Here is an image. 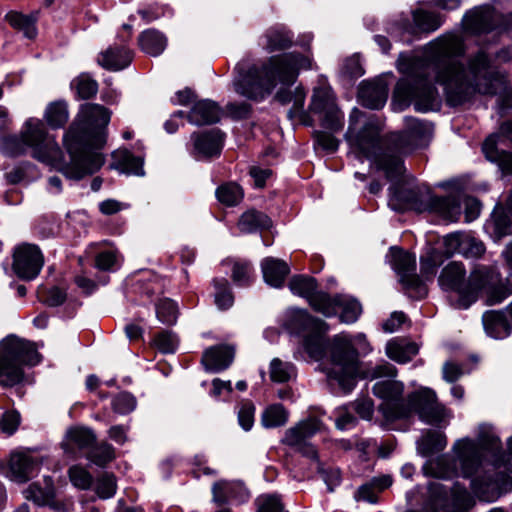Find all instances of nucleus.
<instances>
[{"label": "nucleus", "mask_w": 512, "mask_h": 512, "mask_svg": "<svg viewBox=\"0 0 512 512\" xmlns=\"http://www.w3.org/2000/svg\"><path fill=\"white\" fill-rule=\"evenodd\" d=\"M294 368L291 364L274 358L270 363V378L274 382H287L293 375Z\"/></svg>", "instance_id": "53"}, {"label": "nucleus", "mask_w": 512, "mask_h": 512, "mask_svg": "<svg viewBox=\"0 0 512 512\" xmlns=\"http://www.w3.org/2000/svg\"><path fill=\"white\" fill-rule=\"evenodd\" d=\"M225 112L233 120H244L251 116L252 106L247 102H230L225 106Z\"/></svg>", "instance_id": "61"}, {"label": "nucleus", "mask_w": 512, "mask_h": 512, "mask_svg": "<svg viewBox=\"0 0 512 512\" xmlns=\"http://www.w3.org/2000/svg\"><path fill=\"white\" fill-rule=\"evenodd\" d=\"M111 112L96 103L81 105L77 117L64 135L63 143L70 156L69 163L61 167V173L69 179L80 180L95 173L104 164V157L93 148L105 144L104 129Z\"/></svg>", "instance_id": "4"}, {"label": "nucleus", "mask_w": 512, "mask_h": 512, "mask_svg": "<svg viewBox=\"0 0 512 512\" xmlns=\"http://www.w3.org/2000/svg\"><path fill=\"white\" fill-rule=\"evenodd\" d=\"M482 322L486 333L495 339L504 338L511 332V324L505 310L485 312Z\"/></svg>", "instance_id": "28"}, {"label": "nucleus", "mask_w": 512, "mask_h": 512, "mask_svg": "<svg viewBox=\"0 0 512 512\" xmlns=\"http://www.w3.org/2000/svg\"><path fill=\"white\" fill-rule=\"evenodd\" d=\"M396 183L389 188V205L396 211L414 210L416 212H432L447 221H457L461 214V206L454 196H434L430 188L424 184H400Z\"/></svg>", "instance_id": "6"}, {"label": "nucleus", "mask_w": 512, "mask_h": 512, "mask_svg": "<svg viewBox=\"0 0 512 512\" xmlns=\"http://www.w3.org/2000/svg\"><path fill=\"white\" fill-rule=\"evenodd\" d=\"M234 351L225 345L208 348L203 356L202 362L206 369L219 372L226 369L233 361Z\"/></svg>", "instance_id": "29"}, {"label": "nucleus", "mask_w": 512, "mask_h": 512, "mask_svg": "<svg viewBox=\"0 0 512 512\" xmlns=\"http://www.w3.org/2000/svg\"><path fill=\"white\" fill-rule=\"evenodd\" d=\"M464 52L456 37L439 38L431 42L422 59L411 67L406 78L400 79L394 99L402 106L414 105L418 112L439 110L441 98L433 81L444 87L446 101L459 106L476 93L495 95L506 84L505 74L491 70L489 54L480 49L468 59V67L455 59Z\"/></svg>", "instance_id": "1"}, {"label": "nucleus", "mask_w": 512, "mask_h": 512, "mask_svg": "<svg viewBox=\"0 0 512 512\" xmlns=\"http://www.w3.org/2000/svg\"><path fill=\"white\" fill-rule=\"evenodd\" d=\"M20 423V415L16 411H6L0 419V430L3 433L12 435L18 428Z\"/></svg>", "instance_id": "63"}, {"label": "nucleus", "mask_w": 512, "mask_h": 512, "mask_svg": "<svg viewBox=\"0 0 512 512\" xmlns=\"http://www.w3.org/2000/svg\"><path fill=\"white\" fill-rule=\"evenodd\" d=\"M291 325L299 331H307L304 339V347L307 353L314 359H322L326 354L327 345L323 339L328 331L325 321L310 315L306 310L297 309L292 313Z\"/></svg>", "instance_id": "12"}, {"label": "nucleus", "mask_w": 512, "mask_h": 512, "mask_svg": "<svg viewBox=\"0 0 512 512\" xmlns=\"http://www.w3.org/2000/svg\"><path fill=\"white\" fill-rule=\"evenodd\" d=\"M337 106L335 95L330 87H317L313 91L310 110L313 113L321 114L329 108Z\"/></svg>", "instance_id": "39"}, {"label": "nucleus", "mask_w": 512, "mask_h": 512, "mask_svg": "<svg viewBox=\"0 0 512 512\" xmlns=\"http://www.w3.org/2000/svg\"><path fill=\"white\" fill-rule=\"evenodd\" d=\"M261 270L264 281L268 285L280 288L290 272V267L281 259L266 257L261 261Z\"/></svg>", "instance_id": "27"}, {"label": "nucleus", "mask_w": 512, "mask_h": 512, "mask_svg": "<svg viewBox=\"0 0 512 512\" xmlns=\"http://www.w3.org/2000/svg\"><path fill=\"white\" fill-rule=\"evenodd\" d=\"M215 194L219 202L229 207L239 204L244 196L241 186L235 182L222 184Z\"/></svg>", "instance_id": "42"}, {"label": "nucleus", "mask_w": 512, "mask_h": 512, "mask_svg": "<svg viewBox=\"0 0 512 512\" xmlns=\"http://www.w3.org/2000/svg\"><path fill=\"white\" fill-rule=\"evenodd\" d=\"M484 252L485 246L481 241L465 234L460 255L465 258H479L484 254Z\"/></svg>", "instance_id": "59"}, {"label": "nucleus", "mask_w": 512, "mask_h": 512, "mask_svg": "<svg viewBox=\"0 0 512 512\" xmlns=\"http://www.w3.org/2000/svg\"><path fill=\"white\" fill-rule=\"evenodd\" d=\"M271 224V219L265 213L255 209L244 212L238 221V227L243 233H254L258 230L268 229Z\"/></svg>", "instance_id": "33"}, {"label": "nucleus", "mask_w": 512, "mask_h": 512, "mask_svg": "<svg viewBox=\"0 0 512 512\" xmlns=\"http://www.w3.org/2000/svg\"><path fill=\"white\" fill-rule=\"evenodd\" d=\"M493 229L497 237L512 235V221L502 210L493 213Z\"/></svg>", "instance_id": "60"}, {"label": "nucleus", "mask_w": 512, "mask_h": 512, "mask_svg": "<svg viewBox=\"0 0 512 512\" xmlns=\"http://www.w3.org/2000/svg\"><path fill=\"white\" fill-rule=\"evenodd\" d=\"M293 43V33L282 25L269 27L259 40V45L267 53L287 50Z\"/></svg>", "instance_id": "21"}, {"label": "nucleus", "mask_w": 512, "mask_h": 512, "mask_svg": "<svg viewBox=\"0 0 512 512\" xmlns=\"http://www.w3.org/2000/svg\"><path fill=\"white\" fill-rule=\"evenodd\" d=\"M28 148L21 134L11 135L2 139L0 152L9 157H17L25 154Z\"/></svg>", "instance_id": "49"}, {"label": "nucleus", "mask_w": 512, "mask_h": 512, "mask_svg": "<svg viewBox=\"0 0 512 512\" xmlns=\"http://www.w3.org/2000/svg\"><path fill=\"white\" fill-rule=\"evenodd\" d=\"M397 369L390 363H383L370 368L366 377L370 379L385 378L377 381L372 388L373 394L382 399L380 410L390 420L406 418L409 416V407L406 405L404 384L395 379Z\"/></svg>", "instance_id": "8"}, {"label": "nucleus", "mask_w": 512, "mask_h": 512, "mask_svg": "<svg viewBox=\"0 0 512 512\" xmlns=\"http://www.w3.org/2000/svg\"><path fill=\"white\" fill-rule=\"evenodd\" d=\"M223 136L224 134L219 129L192 133V154L197 159L218 156L222 149Z\"/></svg>", "instance_id": "19"}, {"label": "nucleus", "mask_w": 512, "mask_h": 512, "mask_svg": "<svg viewBox=\"0 0 512 512\" xmlns=\"http://www.w3.org/2000/svg\"><path fill=\"white\" fill-rule=\"evenodd\" d=\"M475 504L473 497L465 487L455 485L450 501L443 507L444 512H467Z\"/></svg>", "instance_id": "37"}, {"label": "nucleus", "mask_w": 512, "mask_h": 512, "mask_svg": "<svg viewBox=\"0 0 512 512\" xmlns=\"http://www.w3.org/2000/svg\"><path fill=\"white\" fill-rule=\"evenodd\" d=\"M482 450L493 456V466L503 467L506 472L495 473V477L479 476L471 481L473 493L482 501L496 500L502 490L512 485V437L508 441V453L502 451L501 441L488 425L479 426L478 444L470 439L458 441L455 445L457 460L464 477H471L482 463Z\"/></svg>", "instance_id": "5"}, {"label": "nucleus", "mask_w": 512, "mask_h": 512, "mask_svg": "<svg viewBox=\"0 0 512 512\" xmlns=\"http://www.w3.org/2000/svg\"><path fill=\"white\" fill-rule=\"evenodd\" d=\"M418 346L415 343L408 342L405 343L399 340L389 341L386 345V354L387 356L398 362V363H407L409 362L415 355L418 354Z\"/></svg>", "instance_id": "36"}, {"label": "nucleus", "mask_w": 512, "mask_h": 512, "mask_svg": "<svg viewBox=\"0 0 512 512\" xmlns=\"http://www.w3.org/2000/svg\"><path fill=\"white\" fill-rule=\"evenodd\" d=\"M359 98L363 106L380 109L387 101L388 86L380 79L363 82L359 88Z\"/></svg>", "instance_id": "23"}, {"label": "nucleus", "mask_w": 512, "mask_h": 512, "mask_svg": "<svg viewBox=\"0 0 512 512\" xmlns=\"http://www.w3.org/2000/svg\"><path fill=\"white\" fill-rule=\"evenodd\" d=\"M24 497L37 506H49L55 512H65V505L55 499V489L51 477L44 478V486L31 483L24 491Z\"/></svg>", "instance_id": "20"}, {"label": "nucleus", "mask_w": 512, "mask_h": 512, "mask_svg": "<svg viewBox=\"0 0 512 512\" xmlns=\"http://www.w3.org/2000/svg\"><path fill=\"white\" fill-rule=\"evenodd\" d=\"M115 458V451L111 444L101 442L98 445H92L87 454V459L97 466L103 467Z\"/></svg>", "instance_id": "44"}, {"label": "nucleus", "mask_w": 512, "mask_h": 512, "mask_svg": "<svg viewBox=\"0 0 512 512\" xmlns=\"http://www.w3.org/2000/svg\"><path fill=\"white\" fill-rule=\"evenodd\" d=\"M110 167L125 174H144L143 160L126 149H119L112 153Z\"/></svg>", "instance_id": "30"}, {"label": "nucleus", "mask_w": 512, "mask_h": 512, "mask_svg": "<svg viewBox=\"0 0 512 512\" xmlns=\"http://www.w3.org/2000/svg\"><path fill=\"white\" fill-rule=\"evenodd\" d=\"M215 304L221 310H226L232 307L234 303V296L231 292L229 283L226 279H215Z\"/></svg>", "instance_id": "47"}, {"label": "nucleus", "mask_w": 512, "mask_h": 512, "mask_svg": "<svg viewBox=\"0 0 512 512\" xmlns=\"http://www.w3.org/2000/svg\"><path fill=\"white\" fill-rule=\"evenodd\" d=\"M21 135L27 146L32 149V156L47 164L61 167L62 152L55 139L48 135L44 123L37 118H29L21 129Z\"/></svg>", "instance_id": "10"}, {"label": "nucleus", "mask_w": 512, "mask_h": 512, "mask_svg": "<svg viewBox=\"0 0 512 512\" xmlns=\"http://www.w3.org/2000/svg\"><path fill=\"white\" fill-rule=\"evenodd\" d=\"M392 266L410 297L421 299L427 295L425 284L416 274L414 255L401 249H392Z\"/></svg>", "instance_id": "14"}, {"label": "nucleus", "mask_w": 512, "mask_h": 512, "mask_svg": "<svg viewBox=\"0 0 512 512\" xmlns=\"http://www.w3.org/2000/svg\"><path fill=\"white\" fill-rule=\"evenodd\" d=\"M232 279L238 286H249L253 281V268L249 262H235L232 268Z\"/></svg>", "instance_id": "55"}, {"label": "nucleus", "mask_w": 512, "mask_h": 512, "mask_svg": "<svg viewBox=\"0 0 512 512\" xmlns=\"http://www.w3.org/2000/svg\"><path fill=\"white\" fill-rule=\"evenodd\" d=\"M5 20L12 28L22 32L26 38L34 39L37 36L36 15L10 11L5 15Z\"/></svg>", "instance_id": "35"}, {"label": "nucleus", "mask_w": 512, "mask_h": 512, "mask_svg": "<svg viewBox=\"0 0 512 512\" xmlns=\"http://www.w3.org/2000/svg\"><path fill=\"white\" fill-rule=\"evenodd\" d=\"M41 361L35 345L25 339L9 336L0 342V386L11 388L24 380L25 365Z\"/></svg>", "instance_id": "7"}, {"label": "nucleus", "mask_w": 512, "mask_h": 512, "mask_svg": "<svg viewBox=\"0 0 512 512\" xmlns=\"http://www.w3.org/2000/svg\"><path fill=\"white\" fill-rule=\"evenodd\" d=\"M331 359L333 368L329 377L337 380L344 389L350 390L355 384L358 372V353L345 335H337L333 338Z\"/></svg>", "instance_id": "11"}, {"label": "nucleus", "mask_w": 512, "mask_h": 512, "mask_svg": "<svg viewBox=\"0 0 512 512\" xmlns=\"http://www.w3.org/2000/svg\"><path fill=\"white\" fill-rule=\"evenodd\" d=\"M68 474L71 483L81 490L89 489L93 483L92 475L85 468L79 465L70 467Z\"/></svg>", "instance_id": "56"}, {"label": "nucleus", "mask_w": 512, "mask_h": 512, "mask_svg": "<svg viewBox=\"0 0 512 512\" xmlns=\"http://www.w3.org/2000/svg\"><path fill=\"white\" fill-rule=\"evenodd\" d=\"M133 59V52L124 45L110 46L100 53L98 63L105 69L119 71L126 68Z\"/></svg>", "instance_id": "25"}, {"label": "nucleus", "mask_w": 512, "mask_h": 512, "mask_svg": "<svg viewBox=\"0 0 512 512\" xmlns=\"http://www.w3.org/2000/svg\"><path fill=\"white\" fill-rule=\"evenodd\" d=\"M406 405L409 416L416 413L420 420L430 425H438L451 416L450 411L438 402L437 395L430 388H422L408 395Z\"/></svg>", "instance_id": "13"}, {"label": "nucleus", "mask_w": 512, "mask_h": 512, "mask_svg": "<svg viewBox=\"0 0 512 512\" xmlns=\"http://www.w3.org/2000/svg\"><path fill=\"white\" fill-rule=\"evenodd\" d=\"M44 257L39 247L24 243L17 246L13 252L12 269L22 280L30 281L40 273Z\"/></svg>", "instance_id": "16"}, {"label": "nucleus", "mask_w": 512, "mask_h": 512, "mask_svg": "<svg viewBox=\"0 0 512 512\" xmlns=\"http://www.w3.org/2000/svg\"><path fill=\"white\" fill-rule=\"evenodd\" d=\"M464 236L465 233L455 232L444 237L445 254L447 257H451L454 254H460Z\"/></svg>", "instance_id": "64"}, {"label": "nucleus", "mask_w": 512, "mask_h": 512, "mask_svg": "<svg viewBox=\"0 0 512 512\" xmlns=\"http://www.w3.org/2000/svg\"><path fill=\"white\" fill-rule=\"evenodd\" d=\"M288 420V413L280 404L268 407L262 414V424L266 428L283 426Z\"/></svg>", "instance_id": "46"}, {"label": "nucleus", "mask_w": 512, "mask_h": 512, "mask_svg": "<svg viewBox=\"0 0 512 512\" xmlns=\"http://www.w3.org/2000/svg\"><path fill=\"white\" fill-rule=\"evenodd\" d=\"M431 129L429 123L407 117L402 132L381 138L379 124L372 118L366 119L364 112L354 108L345 138L359 156L373 159L388 180H396L406 170L402 156L412 152Z\"/></svg>", "instance_id": "2"}, {"label": "nucleus", "mask_w": 512, "mask_h": 512, "mask_svg": "<svg viewBox=\"0 0 512 512\" xmlns=\"http://www.w3.org/2000/svg\"><path fill=\"white\" fill-rule=\"evenodd\" d=\"M498 20H501V14L493 8L483 7L472 10L463 18V26L465 31L473 35H481L498 31Z\"/></svg>", "instance_id": "17"}, {"label": "nucleus", "mask_w": 512, "mask_h": 512, "mask_svg": "<svg viewBox=\"0 0 512 512\" xmlns=\"http://www.w3.org/2000/svg\"><path fill=\"white\" fill-rule=\"evenodd\" d=\"M117 484L113 474L104 473L95 484V492L101 499H109L116 493Z\"/></svg>", "instance_id": "52"}, {"label": "nucleus", "mask_w": 512, "mask_h": 512, "mask_svg": "<svg viewBox=\"0 0 512 512\" xmlns=\"http://www.w3.org/2000/svg\"><path fill=\"white\" fill-rule=\"evenodd\" d=\"M447 445L446 436L434 430H426L417 441V450L424 457L442 451Z\"/></svg>", "instance_id": "34"}, {"label": "nucleus", "mask_w": 512, "mask_h": 512, "mask_svg": "<svg viewBox=\"0 0 512 512\" xmlns=\"http://www.w3.org/2000/svg\"><path fill=\"white\" fill-rule=\"evenodd\" d=\"M311 66L312 59L297 52L271 56L261 65L241 61L235 67L233 87L236 93L249 100L262 101L277 84H281L284 88L276 93L275 99L287 104L293 99L288 87L296 82L300 70H308Z\"/></svg>", "instance_id": "3"}, {"label": "nucleus", "mask_w": 512, "mask_h": 512, "mask_svg": "<svg viewBox=\"0 0 512 512\" xmlns=\"http://www.w3.org/2000/svg\"><path fill=\"white\" fill-rule=\"evenodd\" d=\"M288 286L293 294L306 298L307 300H309L317 290L316 279L306 275L293 276Z\"/></svg>", "instance_id": "41"}, {"label": "nucleus", "mask_w": 512, "mask_h": 512, "mask_svg": "<svg viewBox=\"0 0 512 512\" xmlns=\"http://www.w3.org/2000/svg\"><path fill=\"white\" fill-rule=\"evenodd\" d=\"M38 293L41 301L49 307L60 306L65 302L67 298L66 292L57 286L44 288L39 290Z\"/></svg>", "instance_id": "57"}, {"label": "nucleus", "mask_w": 512, "mask_h": 512, "mask_svg": "<svg viewBox=\"0 0 512 512\" xmlns=\"http://www.w3.org/2000/svg\"><path fill=\"white\" fill-rule=\"evenodd\" d=\"M138 43L142 51L151 56L160 55L167 46V38L156 29H147L140 33Z\"/></svg>", "instance_id": "32"}, {"label": "nucleus", "mask_w": 512, "mask_h": 512, "mask_svg": "<svg viewBox=\"0 0 512 512\" xmlns=\"http://www.w3.org/2000/svg\"><path fill=\"white\" fill-rule=\"evenodd\" d=\"M154 346L162 353H173L177 347L178 339L171 331H161L153 339Z\"/></svg>", "instance_id": "58"}, {"label": "nucleus", "mask_w": 512, "mask_h": 512, "mask_svg": "<svg viewBox=\"0 0 512 512\" xmlns=\"http://www.w3.org/2000/svg\"><path fill=\"white\" fill-rule=\"evenodd\" d=\"M255 504L257 512H287L284 511L282 500L277 494L260 495L256 499Z\"/></svg>", "instance_id": "54"}, {"label": "nucleus", "mask_w": 512, "mask_h": 512, "mask_svg": "<svg viewBox=\"0 0 512 512\" xmlns=\"http://www.w3.org/2000/svg\"><path fill=\"white\" fill-rule=\"evenodd\" d=\"M96 441L94 432L85 427H71L67 430L61 447L68 454H75L76 450L90 448Z\"/></svg>", "instance_id": "26"}, {"label": "nucleus", "mask_w": 512, "mask_h": 512, "mask_svg": "<svg viewBox=\"0 0 512 512\" xmlns=\"http://www.w3.org/2000/svg\"><path fill=\"white\" fill-rule=\"evenodd\" d=\"M323 424L316 417H309L300 421L297 425L286 430L282 443L300 452L302 455L317 460L316 448L309 442V439L321 431Z\"/></svg>", "instance_id": "15"}, {"label": "nucleus", "mask_w": 512, "mask_h": 512, "mask_svg": "<svg viewBox=\"0 0 512 512\" xmlns=\"http://www.w3.org/2000/svg\"><path fill=\"white\" fill-rule=\"evenodd\" d=\"M44 118L53 129L63 127L69 118L67 104L64 101L50 103L45 110Z\"/></svg>", "instance_id": "40"}, {"label": "nucleus", "mask_w": 512, "mask_h": 512, "mask_svg": "<svg viewBox=\"0 0 512 512\" xmlns=\"http://www.w3.org/2000/svg\"><path fill=\"white\" fill-rule=\"evenodd\" d=\"M39 461L26 453H14L10 457L9 472L12 480L24 483L39 470Z\"/></svg>", "instance_id": "22"}, {"label": "nucleus", "mask_w": 512, "mask_h": 512, "mask_svg": "<svg viewBox=\"0 0 512 512\" xmlns=\"http://www.w3.org/2000/svg\"><path fill=\"white\" fill-rule=\"evenodd\" d=\"M187 117L193 125H211L220 121L221 108L214 101L200 100L193 105Z\"/></svg>", "instance_id": "24"}, {"label": "nucleus", "mask_w": 512, "mask_h": 512, "mask_svg": "<svg viewBox=\"0 0 512 512\" xmlns=\"http://www.w3.org/2000/svg\"><path fill=\"white\" fill-rule=\"evenodd\" d=\"M321 125L327 130L338 132L344 126V117L338 106L329 108L321 113Z\"/></svg>", "instance_id": "51"}, {"label": "nucleus", "mask_w": 512, "mask_h": 512, "mask_svg": "<svg viewBox=\"0 0 512 512\" xmlns=\"http://www.w3.org/2000/svg\"><path fill=\"white\" fill-rule=\"evenodd\" d=\"M339 296L331 297L325 292L315 293L308 300L310 306L316 311L323 314L326 317H331L337 313V302H339Z\"/></svg>", "instance_id": "38"}, {"label": "nucleus", "mask_w": 512, "mask_h": 512, "mask_svg": "<svg viewBox=\"0 0 512 512\" xmlns=\"http://www.w3.org/2000/svg\"><path fill=\"white\" fill-rule=\"evenodd\" d=\"M466 270L461 262H450L445 266L438 278L439 285L445 291H455L459 294L461 300L459 307L466 303L468 290V278L465 279Z\"/></svg>", "instance_id": "18"}, {"label": "nucleus", "mask_w": 512, "mask_h": 512, "mask_svg": "<svg viewBox=\"0 0 512 512\" xmlns=\"http://www.w3.org/2000/svg\"><path fill=\"white\" fill-rule=\"evenodd\" d=\"M499 136L490 135L483 143V152L488 160L497 163L504 174H512V153L499 151L497 140Z\"/></svg>", "instance_id": "31"}, {"label": "nucleus", "mask_w": 512, "mask_h": 512, "mask_svg": "<svg viewBox=\"0 0 512 512\" xmlns=\"http://www.w3.org/2000/svg\"><path fill=\"white\" fill-rule=\"evenodd\" d=\"M339 302H337V308H341L340 320L344 323H354L362 312L361 304L355 299H348L343 296H339Z\"/></svg>", "instance_id": "48"}, {"label": "nucleus", "mask_w": 512, "mask_h": 512, "mask_svg": "<svg viewBox=\"0 0 512 512\" xmlns=\"http://www.w3.org/2000/svg\"><path fill=\"white\" fill-rule=\"evenodd\" d=\"M71 87L75 90L80 99H90L97 94L98 84L88 74H81L71 82Z\"/></svg>", "instance_id": "43"}, {"label": "nucleus", "mask_w": 512, "mask_h": 512, "mask_svg": "<svg viewBox=\"0 0 512 512\" xmlns=\"http://www.w3.org/2000/svg\"><path fill=\"white\" fill-rule=\"evenodd\" d=\"M177 306L171 299H162L156 304V316L164 324L172 325L177 320Z\"/></svg>", "instance_id": "50"}, {"label": "nucleus", "mask_w": 512, "mask_h": 512, "mask_svg": "<svg viewBox=\"0 0 512 512\" xmlns=\"http://www.w3.org/2000/svg\"><path fill=\"white\" fill-rule=\"evenodd\" d=\"M467 308L479 296H484L489 305L499 304L512 295V284L508 278H503L496 266L476 265L468 276Z\"/></svg>", "instance_id": "9"}, {"label": "nucleus", "mask_w": 512, "mask_h": 512, "mask_svg": "<svg viewBox=\"0 0 512 512\" xmlns=\"http://www.w3.org/2000/svg\"><path fill=\"white\" fill-rule=\"evenodd\" d=\"M413 20L416 26L424 32H433L443 23V19L440 14L424 10L414 12Z\"/></svg>", "instance_id": "45"}, {"label": "nucleus", "mask_w": 512, "mask_h": 512, "mask_svg": "<svg viewBox=\"0 0 512 512\" xmlns=\"http://www.w3.org/2000/svg\"><path fill=\"white\" fill-rule=\"evenodd\" d=\"M135 406V398L128 392L119 393L112 400V408L119 414H127L133 411Z\"/></svg>", "instance_id": "62"}]
</instances>
